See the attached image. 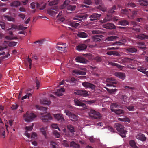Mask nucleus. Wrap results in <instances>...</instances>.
Returning <instances> with one entry per match:
<instances>
[{"label":"nucleus","instance_id":"obj_1","mask_svg":"<svg viewBox=\"0 0 148 148\" xmlns=\"http://www.w3.org/2000/svg\"><path fill=\"white\" fill-rule=\"evenodd\" d=\"M73 101L75 104L76 106H81L85 108H86V106L85 104L83 103V102L87 103L89 104H91L94 102V101L92 100H80V99H75Z\"/></svg>","mask_w":148,"mask_h":148},{"label":"nucleus","instance_id":"obj_2","mask_svg":"<svg viewBox=\"0 0 148 148\" xmlns=\"http://www.w3.org/2000/svg\"><path fill=\"white\" fill-rule=\"evenodd\" d=\"M114 127L119 132L120 135L122 137H126V133L127 132L124 130V127L123 125L120 123H116L115 124Z\"/></svg>","mask_w":148,"mask_h":148},{"label":"nucleus","instance_id":"obj_3","mask_svg":"<svg viewBox=\"0 0 148 148\" xmlns=\"http://www.w3.org/2000/svg\"><path fill=\"white\" fill-rule=\"evenodd\" d=\"M24 119L25 121L29 122L31 121L36 117V116L32 113H29L27 112L23 116Z\"/></svg>","mask_w":148,"mask_h":148},{"label":"nucleus","instance_id":"obj_4","mask_svg":"<svg viewBox=\"0 0 148 148\" xmlns=\"http://www.w3.org/2000/svg\"><path fill=\"white\" fill-rule=\"evenodd\" d=\"M67 131L65 132V134L69 136L72 137L74 135L75 129L74 127L71 125H68L67 126Z\"/></svg>","mask_w":148,"mask_h":148},{"label":"nucleus","instance_id":"obj_5","mask_svg":"<svg viewBox=\"0 0 148 148\" xmlns=\"http://www.w3.org/2000/svg\"><path fill=\"white\" fill-rule=\"evenodd\" d=\"M95 3L97 5V8L103 12L106 11L107 9L105 7L102 0H95Z\"/></svg>","mask_w":148,"mask_h":148},{"label":"nucleus","instance_id":"obj_6","mask_svg":"<svg viewBox=\"0 0 148 148\" xmlns=\"http://www.w3.org/2000/svg\"><path fill=\"white\" fill-rule=\"evenodd\" d=\"M89 116L92 118L99 119L101 117V114L98 112L93 110H91L89 113Z\"/></svg>","mask_w":148,"mask_h":148},{"label":"nucleus","instance_id":"obj_7","mask_svg":"<svg viewBox=\"0 0 148 148\" xmlns=\"http://www.w3.org/2000/svg\"><path fill=\"white\" fill-rule=\"evenodd\" d=\"M67 46V45L65 43L59 42L57 44L56 48L58 50L61 51V53H63L65 51V50Z\"/></svg>","mask_w":148,"mask_h":148},{"label":"nucleus","instance_id":"obj_8","mask_svg":"<svg viewBox=\"0 0 148 148\" xmlns=\"http://www.w3.org/2000/svg\"><path fill=\"white\" fill-rule=\"evenodd\" d=\"M88 92L87 91L85 90H75L74 91V94L81 95L84 97H86L88 96Z\"/></svg>","mask_w":148,"mask_h":148},{"label":"nucleus","instance_id":"obj_9","mask_svg":"<svg viewBox=\"0 0 148 148\" xmlns=\"http://www.w3.org/2000/svg\"><path fill=\"white\" fill-rule=\"evenodd\" d=\"M82 86L86 88H90L92 90H94L95 89L96 86L92 83L88 82H85L82 83Z\"/></svg>","mask_w":148,"mask_h":148},{"label":"nucleus","instance_id":"obj_10","mask_svg":"<svg viewBox=\"0 0 148 148\" xmlns=\"http://www.w3.org/2000/svg\"><path fill=\"white\" fill-rule=\"evenodd\" d=\"M107 81L109 83L107 84V86H113L115 87L116 86L114 85V84H116L117 83V82L113 78H110L107 79Z\"/></svg>","mask_w":148,"mask_h":148},{"label":"nucleus","instance_id":"obj_11","mask_svg":"<svg viewBox=\"0 0 148 148\" xmlns=\"http://www.w3.org/2000/svg\"><path fill=\"white\" fill-rule=\"evenodd\" d=\"M65 113L71 120H74V121H75L77 119V116L74 114L72 113L69 111L65 110Z\"/></svg>","mask_w":148,"mask_h":148},{"label":"nucleus","instance_id":"obj_12","mask_svg":"<svg viewBox=\"0 0 148 148\" xmlns=\"http://www.w3.org/2000/svg\"><path fill=\"white\" fill-rule=\"evenodd\" d=\"M41 119L43 122H45L51 120L52 117L49 114H48L46 115H43L41 117Z\"/></svg>","mask_w":148,"mask_h":148},{"label":"nucleus","instance_id":"obj_13","mask_svg":"<svg viewBox=\"0 0 148 148\" xmlns=\"http://www.w3.org/2000/svg\"><path fill=\"white\" fill-rule=\"evenodd\" d=\"M88 16V15L87 14H82L77 15V17L78 18L79 21L83 22Z\"/></svg>","mask_w":148,"mask_h":148},{"label":"nucleus","instance_id":"obj_14","mask_svg":"<svg viewBox=\"0 0 148 148\" xmlns=\"http://www.w3.org/2000/svg\"><path fill=\"white\" fill-rule=\"evenodd\" d=\"M87 47V45L84 44H80L76 47V48L79 51H81L85 50Z\"/></svg>","mask_w":148,"mask_h":148},{"label":"nucleus","instance_id":"obj_15","mask_svg":"<svg viewBox=\"0 0 148 148\" xmlns=\"http://www.w3.org/2000/svg\"><path fill=\"white\" fill-rule=\"evenodd\" d=\"M75 60L76 62L83 63H86L88 62L87 60L81 56H78L77 57L75 58Z\"/></svg>","mask_w":148,"mask_h":148},{"label":"nucleus","instance_id":"obj_16","mask_svg":"<svg viewBox=\"0 0 148 148\" xmlns=\"http://www.w3.org/2000/svg\"><path fill=\"white\" fill-rule=\"evenodd\" d=\"M103 27L107 29H115V26L111 23H107L104 24L103 25Z\"/></svg>","mask_w":148,"mask_h":148},{"label":"nucleus","instance_id":"obj_17","mask_svg":"<svg viewBox=\"0 0 148 148\" xmlns=\"http://www.w3.org/2000/svg\"><path fill=\"white\" fill-rule=\"evenodd\" d=\"M55 118L57 119L58 121L59 122H61L64 121V117L61 114H55L54 115Z\"/></svg>","mask_w":148,"mask_h":148},{"label":"nucleus","instance_id":"obj_18","mask_svg":"<svg viewBox=\"0 0 148 148\" xmlns=\"http://www.w3.org/2000/svg\"><path fill=\"white\" fill-rule=\"evenodd\" d=\"M101 15V14H98L97 13H95L90 15L89 17L90 18V21H93L98 20Z\"/></svg>","mask_w":148,"mask_h":148},{"label":"nucleus","instance_id":"obj_19","mask_svg":"<svg viewBox=\"0 0 148 148\" xmlns=\"http://www.w3.org/2000/svg\"><path fill=\"white\" fill-rule=\"evenodd\" d=\"M136 138L142 141H145L146 140V138L145 136V135L141 133H138L136 136Z\"/></svg>","mask_w":148,"mask_h":148},{"label":"nucleus","instance_id":"obj_20","mask_svg":"<svg viewBox=\"0 0 148 148\" xmlns=\"http://www.w3.org/2000/svg\"><path fill=\"white\" fill-rule=\"evenodd\" d=\"M115 75L119 78L123 80L125 79V73L118 72H116L114 73Z\"/></svg>","mask_w":148,"mask_h":148},{"label":"nucleus","instance_id":"obj_21","mask_svg":"<svg viewBox=\"0 0 148 148\" xmlns=\"http://www.w3.org/2000/svg\"><path fill=\"white\" fill-rule=\"evenodd\" d=\"M64 91L65 90L64 88H61L57 89V91H55L54 93L56 95L58 96H60L62 95H63V93L64 92Z\"/></svg>","mask_w":148,"mask_h":148},{"label":"nucleus","instance_id":"obj_22","mask_svg":"<svg viewBox=\"0 0 148 148\" xmlns=\"http://www.w3.org/2000/svg\"><path fill=\"white\" fill-rule=\"evenodd\" d=\"M103 37L102 35H96L93 36L92 39L94 41H100Z\"/></svg>","mask_w":148,"mask_h":148},{"label":"nucleus","instance_id":"obj_23","mask_svg":"<svg viewBox=\"0 0 148 148\" xmlns=\"http://www.w3.org/2000/svg\"><path fill=\"white\" fill-rule=\"evenodd\" d=\"M73 73H75L77 75L78 74L81 75H85L86 73V72L85 71L77 69L73 70Z\"/></svg>","mask_w":148,"mask_h":148},{"label":"nucleus","instance_id":"obj_24","mask_svg":"<svg viewBox=\"0 0 148 148\" xmlns=\"http://www.w3.org/2000/svg\"><path fill=\"white\" fill-rule=\"evenodd\" d=\"M136 36L137 38L141 40L148 39V35L143 34L137 35Z\"/></svg>","mask_w":148,"mask_h":148},{"label":"nucleus","instance_id":"obj_25","mask_svg":"<svg viewBox=\"0 0 148 148\" xmlns=\"http://www.w3.org/2000/svg\"><path fill=\"white\" fill-rule=\"evenodd\" d=\"M70 147L71 148H80V145L76 143L74 141H72L70 143Z\"/></svg>","mask_w":148,"mask_h":148},{"label":"nucleus","instance_id":"obj_26","mask_svg":"<svg viewBox=\"0 0 148 148\" xmlns=\"http://www.w3.org/2000/svg\"><path fill=\"white\" fill-rule=\"evenodd\" d=\"M33 128L32 126H26L25 129L27 130V131L25 132V135L28 138H29L30 136V134L29 133H27V131H31Z\"/></svg>","mask_w":148,"mask_h":148},{"label":"nucleus","instance_id":"obj_27","mask_svg":"<svg viewBox=\"0 0 148 148\" xmlns=\"http://www.w3.org/2000/svg\"><path fill=\"white\" fill-rule=\"evenodd\" d=\"M106 54L108 55H115L117 56H119L120 54L117 52L115 51H108L106 53Z\"/></svg>","mask_w":148,"mask_h":148},{"label":"nucleus","instance_id":"obj_28","mask_svg":"<svg viewBox=\"0 0 148 148\" xmlns=\"http://www.w3.org/2000/svg\"><path fill=\"white\" fill-rule=\"evenodd\" d=\"M112 112H114L116 114L118 115H120L123 114L124 113L123 110L120 109H111Z\"/></svg>","mask_w":148,"mask_h":148},{"label":"nucleus","instance_id":"obj_29","mask_svg":"<svg viewBox=\"0 0 148 148\" xmlns=\"http://www.w3.org/2000/svg\"><path fill=\"white\" fill-rule=\"evenodd\" d=\"M118 24L123 26H125L127 25H128L129 22L125 20H122L118 22Z\"/></svg>","mask_w":148,"mask_h":148},{"label":"nucleus","instance_id":"obj_30","mask_svg":"<svg viewBox=\"0 0 148 148\" xmlns=\"http://www.w3.org/2000/svg\"><path fill=\"white\" fill-rule=\"evenodd\" d=\"M2 18L3 19H5V20L7 19L8 21H12L13 22L15 21L14 18L8 15L3 16H2Z\"/></svg>","mask_w":148,"mask_h":148},{"label":"nucleus","instance_id":"obj_31","mask_svg":"<svg viewBox=\"0 0 148 148\" xmlns=\"http://www.w3.org/2000/svg\"><path fill=\"white\" fill-rule=\"evenodd\" d=\"M41 103L43 104H46L47 105H49L51 103V101L47 99H41L40 101Z\"/></svg>","mask_w":148,"mask_h":148},{"label":"nucleus","instance_id":"obj_32","mask_svg":"<svg viewBox=\"0 0 148 148\" xmlns=\"http://www.w3.org/2000/svg\"><path fill=\"white\" fill-rule=\"evenodd\" d=\"M52 10H55L53 8H51V9H49L47 10L48 14L51 16H54L57 13V12Z\"/></svg>","mask_w":148,"mask_h":148},{"label":"nucleus","instance_id":"obj_33","mask_svg":"<svg viewBox=\"0 0 148 148\" xmlns=\"http://www.w3.org/2000/svg\"><path fill=\"white\" fill-rule=\"evenodd\" d=\"M118 38V36H113L107 37L106 40L107 41H114L116 40Z\"/></svg>","mask_w":148,"mask_h":148},{"label":"nucleus","instance_id":"obj_34","mask_svg":"<svg viewBox=\"0 0 148 148\" xmlns=\"http://www.w3.org/2000/svg\"><path fill=\"white\" fill-rule=\"evenodd\" d=\"M78 36L79 37L82 38H85L88 36L87 33L82 32H80L78 33Z\"/></svg>","mask_w":148,"mask_h":148},{"label":"nucleus","instance_id":"obj_35","mask_svg":"<svg viewBox=\"0 0 148 148\" xmlns=\"http://www.w3.org/2000/svg\"><path fill=\"white\" fill-rule=\"evenodd\" d=\"M129 143L132 148H139L136 146V143L134 140H131L129 141Z\"/></svg>","mask_w":148,"mask_h":148},{"label":"nucleus","instance_id":"obj_36","mask_svg":"<svg viewBox=\"0 0 148 148\" xmlns=\"http://www.w3.org/2000/svg\"><path fill=\"white\" fill-rule=\"evenodd\" d=\"M141 28V27L140 26L137 25L136 26H133L132 28V29L137 32H139L140 31Z\"/></svg>","mask_w":148,"mask_h":148},{"label":"nucleus","instance_id":"obj_37","mask_svg":"<svg viewBox=\"0 0 148 148\" xmlns=\"http://www.w3.org/2000/svg\"><path fill=\"white\" fill-rule=\"evenodd\" d=\"M41 132L42 133V134L44 136L45 138H47V136L46 130H47V127L40 128V129Z\"/></svg>","mask_w":148,"mask_h":148},{"label":"nucleus","instance_id":"obj_38","mask_svg":"<svg viewBox=\"0 0 148 148\" xmlns=\"http://www.w3.org/2000/svg\"><path fill=\"white\" fill-rule=\"evenodd\" d=\"M20 5V2L19 1H13L10 4L11 7H17Z\"/></svg>","mask_w":148,"mask_h":148},{"label":"nucleus","instance_id":"obj_39","mask_svg":"<svg viewBox=\"0 0 148 148\" xmlns=\"http://www.w3.org/2000/svg\"><path fill=\"white\" fill-rule=\"evenodd\" d=\"M79 25V23L75 22V21L70 22L69 23V25L74 28L77 27Z\"/></svg>","mask_w":148,"mask_h":148},{"label":"nucleus","instance_id":"obj_40","mask_svg":"<svg viewBox=\"0 0 148 148\" xmlns=\"http://www.w3.org/2000/svg\"><path fill=\"white\" fill-rule=\"evenodd\" d=\"M138 2L141 5L146 6L148 5V1H147L139 0Z\"/></svg>","mask_w":148,"mask_h":148},{"label":"nucleus","instance_id":"obj_41","mask_svg":"<svg viewBox=\"0 0 148 148\" xmlns=\"http://www.w3.org/2000/svg\"><path fill=\"white\" fill-rule=\"evenodd\" d=\"M59 1V0H54L50 1L49 3V5L50 6L56 5L58 4Z\"/></svg>","mask_w":148,"mask_h":148},{"label":"nucleus","instance_id":"obj_42","mask_svg":"<svg viewBox=\"0 0 148 148\" xmlns=\"http://www.w3.org/2000/svg\"><path fill=\"white\" fill-rule=\"evenodd\" d=\"M127 51H128V52L130 53H134L136 52L137 51V49L134 47H131L128 48L127 49Z\"/></svg>","mask_w":148,"mask_h":148},{"label":"nucleus","instance_id":"obj_43","mask_svg":"<svg viewBox=\"0 0 148 148\" xmlns=\"http://www.w3.org/2000/svg\"><path fill=\"white\" fill-rule=\"evenodd\" d=\"M0 135H2L3 137H5V130L2 127H0Z\"/></svg>","mask_w":148,"mask_h":148},{"label":"nucleus","instance_id":"obj_44","mask_svg":"<svg viewBox=\"0 0 148 148\" xmlns=\"http://www.w3.org/2000/svg\"><path fill=\"white\" fill-rule=\"evenodd\" d=\"M76 8V6L75 5H70L67 7V9L68 10H70L71 11H73Z\"/></svg>","mask_w":148,"mask_h":148},{"label":"nucleus","instance_id":"obj_45","mask_svg":"<svg viewBox=\"0 0 148 148\" xmlns=\"http://www.w3.org/2000/svg\"><path fill=\"white\" fill-rule=\"evenodd\" d=\"M69 3L70 1L69 0H65L63 3V5H61V8L62 9L64 8L66 6L69 5Z\"/></svg>","mask_w":148,"mask_h":148},{"label":"nucleus","instance_id":"obj_46","mask_svg":"<svg viewBox=\"0 0 148 148\" xmlns=\"http://www.w3.org/2000/svg\"><path fill=\"white\" fill-rule=\"evenodd\" d=\"M131 10L130 9H123L121 10V12L122 13L127 14L129 13L130 11Z\"/></svg>","mask_w":148,"mask_h":148},{"label":"nucleus","instance_id":"obj_47","mask_svg":"<svg viewBox=\"0 0 148 148\" xmlns=\"http://www.w3.org/2000/svg\"><path fill=\"white\" fill-rule=\"evenodd\" d=\"M130 59L127 57H123L121 58V61L122 64L128 62L130 60Z\"/></svg>","mask_w":148,"mask_h":148},{"label":"nucleus","instance_id":"obj_48","mask_svg":"<svg viewBox=\"0 0 148 148\" xmlns=\"http://www.w3.org/2000/svg\"><path fill=\"white\" fill-rule=\"evenodd\" d=\"M122 99L121 101V103L122 104H125V103L127 102V98L126 96L124 95H122Z\"/></svg>","mask_w":148,"mask_h":148},{"label":"nucleus","instance_id":"obj_49","mask_svg":"<svg viewBox=\"0 0 148 148\" xmlns=\"http://www.w3.org/2000/svg\"><path fill=\"white\" fill-rule=\"evenodd\" d=\"M36 107L37 109L45 112H46L47 110V108L46 107L39 106L38 105H36Z\"/></svg>","mask_w":148,"mask_h":148},{"label":"nucleus","instance_id":"obj_50","mask_svg":"<svg viewBox=\"0 0 148 148\" xmlns=\"http://www.w3.org/2000/svg\"><path fill=\"white\" fill-rule=\"evenodd\" d=\"M105 88L107 90L108 92L110 93H113L117 91V89H109L108 88L105 87Z\"/></svg>","mask_w":148,"mask_h":148},{"label":"nucleus","instance_id":"obj_51","mask_svg":"<svg viewBox=\"0 0 148 148\" xmlns=\"http://www.w3.org/2000/svg\"><path fill=\"white\" fill-rule=\"evenodd\" d=\"M112 18V16L109 15H107L105 17V18L103 20L104 22H106L111 20Z\"/></svg>","mask_w":148,"mask_h":148},{"label":"nucleus","instance_id":"obj_52","mask_svg":"<svg viewBox=\"0 0 148 148\" xmlns=\"http://www.w3.org/2000/svg\"><path fill=\"white\" fill-rule=\"evenodd\" d=\"M138 71L142 72L144 74H146L147 73V72L145 71L146 70V69H145L143 68V67H140L138 68L137 69Z\"/></svg>","mask_w":148,"mask_h":148},{"label":"nucleus","instance_id":"obj_53","mask_svg":"<svg viewBox=\"0 0 148 148\" xmlns=\"http://www.w3.org/2000/svg\"><path fill=\"white\" fill-rule=\"evenodd\" d=\"M45 40V39H42L34 42V43L36 44V43H38L39 44V45L41 46L43 44Z\"/></svg>","mask_w":148,"mask_h":148},{"label":"nucleus","instance_id":"obj_54","mask_svg":"<svg viewBox=\"0 0 148 148\" xmlns=\"http://www.w3.org/2000/svg\"><path fill=\"white\" fill-rule=\"evenodd\" d=\"M53 134L57 138H59L60 136V134L58 132L57 130H54L53 132Z\"/></svg>","mask_w":148,"mask_h":148},{"label":"nucleus","instance_id":"obj_55","mask_svg":"<svg viewBox=\"0 0 148 148\" xmlns=\"http://www.w3.org/2000/svg\"><path fill=\"white\" fill-rule=\"evenodd\" d=\"M18 26H17L16 25L13 24V25H12L11 26V28L8 29H7V30L8 31H9L10 30H12L13 29H18Z\"/></svg>","mask_w":148,"mask_h":148},{"label":"nucleus","instance_id":"obj_56","mask_svg":"<svg viewBox=\"0 0 148 148\" xmlns=\"http://www.w3.org/2000/svg\"><path fill=\"white\" fill-rule=\"evenodd\" d=\"M116 10V7L115 6H114L112 7L108 11L109 13H113L114 12V10Z\"/></svg>","mask_w":148,"mask_h":148},{"label":"nucleus","instance_id":"obj_57","mask_svg":"<svg viewBox=\"0 0 148 148\" xmlns=\"http://www.w3.org/2000/svg\"><path fill=\"white\" fill-rule=\"evenodd\" d=\"M50 145H51L52 148H57V143L53 141H51L50 142Z\"/></svg>","mask_w":148,"mask_h":148},{"label":"nucleus","instance_id":"obj_58","mask_svg":"<svg viewBox=\"0 0 148 148\" xmlns=\"http://www.w3.org/2000/svg\"><path fill=\"white\" fill-rule=\"evenodd\" d=\"M126 108L130 111H133L135 110V108H134V106L132 105L126 107Z\"/></svg>","mask_w":148,"mask_h":148},{"label":"nucleus","instance_id":"obj_59","mask_svg":"<svg viewBox=\"0 0 148 148\" xmlns=\"http://www.w3.org/2000/svg\"><path fill=\"white\" fill-rule=\"evenodd\" d=\"M111 45H112L114 46V45H123V43L121 42L118 41L115 42L114 43H112Z\"/></svg>","mask_w":148,"mask_h":148},{"label":"nucleus","instance_id":"obj_60","mask_svg":"<svg viewBox=\"0 0 148 148\" xmlns=\"http://www.w3.org/2000/svg\"><path fill=\"white\" fill-rule=\"evenodd\" d=\"M17 43V42H16L14 41H12L10 42L8 46L9 47H14L15 46L16 44Z\"/></svg>","mask_w":148,"mask_h":148},{"label":"nucleus","instance_id":"obj_61","mask_svg":"<svg viewBox=\"0 0 148 148\" xmlns=\"http://www.w3.org/2000/svg\"><path fill=\"white\" fill-rule=\"evenodd\" d=\"M63 146L65 147H69L70 145V143L68 142L67 141H64L62 143Z\"/></svg>","mask_w":148,"mask_h":148},{"label":"nucleus","instance_id":"obj_62","mask_svg":"<svg viewBox=\"0 0 148 148\" xmlns=\"http://www.w3.org/2000/svg\"><path fill=\"white\" fill-rule=\"evenodd\" d=\"M35 82L36 84V87H37V89H38L40 86V83L39 82L38 80L37 77H36V78Z\"/></svg>","mask_w":148,"mask_h":148},{"label":"nucleus","instance_id":"obj_63","mask_svg":"<svg viewBox=\"0 0 148 148\" xmlns=\"http://www.w3.org/2000/svg\"><path fill=\"white\" fill-rule=\"evenodd\" d=\"M27 27H25L22 25H20L18 26V29L19 30H24L27 28Z\"/></svg>","mask_w":148,"mask_h":148},{"label":"nucleus","instance_id":"obj_64","mask_svg":"<svg viewBox=\"0 0 148 148\" xmlns=\"http://www.w3.org/2000/svg\"><path fill=\"white\" fill-rule=\"evenodd\" d=\"M0 25L3 29H4L5 28V23L2 21H0Z\"/></svg>","mask_w":148,"mask_h":148}]
</instances>
